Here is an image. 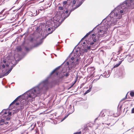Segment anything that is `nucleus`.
Wrapping results in <instances>:
<instances>
[{"mask_svg":"<svg viewBox=\"0 0 134 134\" xmlns=\"http://www.w3.org/2000/svg\"><path fill=\"white\" fill-rule=\"evenodd\" d=\"M72 52L70 54L66 59V60H69L70 62V65L69 66V69L71 70L72 68H74L76 66L78 65L79 64V61L80 60V58H78L79 57V55H77L76 58H74L73 57H71V55L72 53Z\"/></svg>","mask_w":134,"mask_h":134,"instance_id":"obj_4","label":"nucleus"},{"mask_svg":"<svg viewBox=\"0 0 134 134\" xmlns=\"http://www.w3.org/2000/svg\"><path fill=\"white\" fill-rule=\"evenodd\" d=\"M68 61L66 62V64L68 65H69V64L70 63V62H69V60H67Z\"/></svg>","mask_w":134,"mask_h":134,"instance_id":"obj_44","label":"nucleus"},{"mask_svg":"<svg viewBox=\"0 0 134 134\" xmlns=\"http://www.w3.org/2000/svg\"><path fill=\"white\" fill-rule=\"evenodd\" d=\"M81 132H77L74 133V134H81Z\"/></svg>","mask_w":134,"mask_h":134,"instance_id":"obj_35","label":"nucleus"},{"mask_svg":"<svg viewBox=\"0 0 134 134\" xmlns=\"http://www.w3.org/2000/svg\"><path fill=\"white\" fill-rule=\"evenodd\" d=\"M29 91H27L26 93H24L23 94V95H24V97L27 98V99L26 101H27L28 102L26 101L25 100H24L23 102V103H21V104H28V102H30V101H29V99L30 98H28L27 97V96H26V94H26V93L27 94V93L28 94V95H29V91ZM23 94H22V96H23ZM32 101H30V102H31Z\"/></svg>","mask_w":134,"mask_h":134,"instance_id":"obj_6","label":"nucleus"},{"mask_svg":"<svg viewBox=\"0 0 134 134\" xmlns=\"http://www.w3.org/2000/svg\"><path fill=\"white\" fill-rule=\"evenodd\" d=\"M94 42H95L96 41V39L95 38H92Z\"/></svg>","mask_w":134,"mask_h":134,"instance_id":"obj_39","label":"nucleus"},{"mask_svg":"<svg viewBox=\"0 0 134 134\" xmlns=\"http://www.w3.org/2000/svg\"><path fill=\"white\" fill-rule=\"evenodd\" d=\"M25 49L26 51H29V49L27 47H26L25 48Z\"/></svg>","mask_w":134,"mask_h":134,"instance_id":"obj_46","label":"nucleus"},{"mask_svg":"<svg viewBox=\"0 0 134 134\" xmlns=\"http://www.w3.org/2000/svg\"><path fill=\"white\" fill-rule=\"evenodd\" d=\"M90 34H89V33H87L86 35L84 37H86L88 36Z\"/></svg>","mask_w":134,"mask_h":134,"instance_id":"obj_34","label":"nucleus"},{"mask_svg":"<svg viewBox=\"0 0 134 134\" xmlns=\"http://www.w3.org/2000/svg\"><path fill=\"white\" fill-rule=\"evenodd\" d=\"M134 8V0H126L116 8L114 10L104 19V25L108 26L114 25L118 23V20L122 17V15L127 12L129 9Z\"/></svg>","mask_w":134,"mask_h":134,"instance_id":"obj_1","label":"nucleus"},{"mask_svg":"<svg viewBox=\"0 0 134 134\" xmlns=\"http://www.w3.org/2000/svg\"><path fill=\"white\" fill-rule=\"evenodd\" d=\"M16 49L17 51L18 52H20L22 50V48L20 46H18V47L16 48Z\"/></svg>","mask_w":134,"mask_h":134,"instance_id":"obj_17","label":"nucleus"},{"mask_svg":"<svg viewBox=\"0 0 134 134\" xmlns=\"http://www.w3.org/2000/svg\"><path fill=\"white\" fill-rule=\"evenodd\" d=\"M34 38H31L30 40V41L31 42H33L34 41Z\"/></svg>","mask_w":134,"mask_h":134,"instance_id":"obj_45","label":"nucleus"},{"mask_svg":"<svg viewBox=\"0 0 134 134\" xmlns=\"http://www.w3.org/2000/svg\"><path fill=\"white\" fill-rule=\"evenodd\" d=\"M84 51L85 52H87L88 51V49L87 48H84Z\"/></svg>","mask_w":134,"mask_h":134,"instance_id":"obj_33","label":"nucleus"},{"mask_svg":"<svg viewBox=\"0 0 134 134\" xmlns=\"http://www.w3.org/2000/svg\"><path fill=\"white\" fill-rule=\"evenodd\" d=\"M57 22L56 21H54L51 19L49 20V22H48V25L49 26V28L48 29V34L46 35L44 38H37L36 39V41H39L38 43H37L35 44L34 46V47H38L41 45L42 43L43 40L49 34H51L54 31L55 28H56L58 26H57L56 25Z\"/></svg>","mask_w":134,"mask_h":134,"instance_id":"obj_3","label":"nucleus"},{"mask_svg":"<svg viewBox=\"0 0 134 134\" xmlns=\"http://www.w3.org/2000/svg\"><path fill=\"white\" fill-rule=\"evenodd\" d=\"M103 75H104L105 76V77H108L109 76V74L108 72L107 73V71H105L103 74Z\"/></svg>","mask_w":134,"mask_h":134,"instance_id":"obj_16","label":"nucleus"},{"mask_svg":"<svg viewBox=\"0 0 134 134\" xmlns=\"http://www.w3.org/2000/svg\"><path fill=\"white\" fill-rule=\"evenodd\" d=\"M105 116V114H104V112L103 111H101L99 115V116Z\"/></svg>","mask_w":134,"mask_h":134,"instance_id":"obj_18","label":"nucleus"},{"mask_svg":"<svg viewBox=\"0 0 134 134\" xmlns=\"http://www.w3.org/2000/svg\"><path fill=\"white\" fill-rule=\"evenodd\" d=\"M10 118L8 117V118H6V120H10Z\"/></svg>","mask_w":134,"mask_h":134,"instance_id":"obj_47","label":"nucleus"},{"mask_svg":"<svg viewBox=\"0 0 134 134\" xmlns=\"http://www.w3.org/2000/svg\"><path fill=\"white\" fill-rule=\"evenodd\" d=\"M97 31L98 33V37L99 38V37H103L104 36V34H105L106 32V31H105L102 29H97Z\"/></svg>","mask_w":134,"mask_h":134,"instance_id":"obj_5","label":"nucleus"},{"mask_svg":"<svg viewBox=\"0 0 134 134\" xmlns=\"http://www.w3.org/2000/svg\"><path fill=\"white\" fill-rule=\"evenodd\" d=\"M83 44H86V42H83Z\"/></svg>","mask_w":134,"mask_h":134,"instance_id":"obj_62","label":"nucleus"},{"mask_svg":"<svg viewBox=\"0 0 134 134\" xmlns=\"http://www.w3.org/2000/svg\"><path fill=\"white\" fill-rule=\"evenodd\" d=\"M7 114V112L5 111V109L3 110L1 113H0V115L6 114Z\"/></svg>","mask_w":134,"mask_h":134,"instance_id":"obj_14","label":"nucleus"},{"mask_svg":"<svg viewBox=\"0 0 134 134\" xmlns=\"http://www.w3.org/2000/svg\"><path fill=\"white\" fill-rule=\"evenodd\" d=\"M40 30V28L38 27L36 29V30L38 32H39Z\"/></svg>","mask_w":134,"mask_h":134,"instance_id":"obj_43","label":"nucleus"},{"mask_svg":"<svg viewBox=\"0 0 134 134\" xmlns=\"http://www.w3.org/2000/svg\"><path fill=\"white\" fill-rule=\"evenodd\" d=\"M58 8L59 10H63V11H64L65 10L64 9V8L63 7H62L61 6H59Z\"/></svg>","mask_w":134,"mask_h":134,"instance_id":"obj_21","label":"nucleus"},{"mask_svg":"<svg viewBox=\"0 0 134 134\" xmlns=\"http://www.w3.org/2000/svg\"><path fill=\"white\" fill-rule=\"evenodd\" d=\"M24 108V106H21L20 107H19L18 109V111H19L20 109H22Z\"/></svg>","mask_w":134,"mask_h":134,"instance_id":"obj_24","label":"nucleus"},{"mask_svg":"<svg viewBox=\"0 0 134 134\" xmlns=\"http://www.w3.org/2000/svg\"><path fill=\"white\" fill-rule=\"evenodd\" d=\"M13 104V103H12V102L10 105L9 106H10L11 105H12Z\"/></svg>","mask_w":134,"mask_h":134,"instance_id":"obj_58","label":"nucleus"},{"mask_svg":"<svg viewBox=\"0 0 134 134\" xmlns=\"http://www.w3.org/2000/svg\"><path fill=\"white\" fill-rule=\"evenodd\" d=\"M122 69H123V70H122V73H123L125 71V69L124 67H122Z\"/></svg>","mask_w":134,"mask_h":134,"instance_id":"obj_40","label":"nucleus"},{"mask_svg":"<svg viewBox=\"0 0 134 134\" xmlns=\"http://www.w3.org/2000/svg\"><path fill=\"white\" fill-rule=\"evenodd\" d=\"M69 114H68V115H66V116H65L64 117V118L63 119H62V120L61 121H63L64 119H65L66 118H67L68 117V115H69Z\"/></svg>","mask_w":134,"mask_h":134,"instance_id":"obj_28","label":"nucleus"},{"mask_svg":"<svg viewBox=\"0 0 134 134\" xmlns=\"http://www.w3.org/2000/svg\"><path fill=\"white\" fill-rule=\"evenodd\" d=\"M130 94L132 97H133L134 96V93L132 92H131L130 93Z\"/></svg>","mask_w":134,"mask_h":134,"instance_id":"obj_25","label":"nucleus"},{"mask_svg":"<svg viewBox=\"0 0 134 134\" xmlns=\"http://www.w3.org/2000/svg\"><path fill=\"white\" fill-rule=\"evenodd\" d=\"M84 0H82L81 1V2H80L79 3V5H78V6H76V8H77L78 7H79L82 4V3L83 2Z\"/></svg>","mask_w":134,"mask_h":134,"instance_id":"obj_19","label":"nucleus"},{"mask_svg":"<svg viewBox=\"0 0 134 134\" xmlns=\"http://www.w3.org/2000/svg\"><path fill=\"white\" fill-rule=\"evenodd\" d=\"M19 103H16V105H19Z\"/></svg>","mask_w":134,"mask_h":134,"instance_id":"obj_54","label":"nucleus"},{"mask_svg":"<svg viewBox=\"0 0 134 134\" xmlns=\"http://www.w3.org/2000/svg\"><path fill=\"white\" fill-rule=\"evenodd\" d=\"M5 10V9H3L0 12V15H1L2 14L3 12H4Z\"/></svg>","mask_w":134,"mask_h":134,"instance_id":"obj_32","label":"nucleus"},{"mask_svg":"<svg viewBox=\"0 0 134 134\" xmlns=\"http://www.w3.org/2000/svg\"><path fill=\"white\" fill-rule=\"evenodd\" d=\"M49 85V83L47 79L40 82L37 86L30 89L29 92V95L27 93L25 94L28 98H30L29 101H33L35 97L40 96L47 91L48 89Z\"/></svg>","mask_w":134,"mask_h":134,"instance_id":"obj_2","label":"nucleus"},{"mask_svg":"<svg viewBox=\"0 0 134 134\" xmlns=\"http://www.w3.org/2000/svg\"><path fill=\"white\" fill-rule=\"evenodd\" d=\"M127 94H126L125 98H124L123 99H126L127 98Z\"/></svg>","mask_w":134,"mask_h":134,"instance_id":"obj_50","label":"nucleus"},{"mask_svg":"<svg viewBox=\"0 0 134 134\" xmlns=\"http://www.w3.org/2000/svg\"><path fill=\"white\" fill-rule=\"evenodd\" d=\"M76 82V81H75V82L72 84L71 86L69 88H71V87H72L73 86V85H74V84L75 83V82Z\"/></svg>","mask_w":134,"mask_h":134,"instance_id":"obj_42","label":"nucleus"},{"mask_svg":"<svg viewBox=\"0 0 134 134\" xmlns=\"http://www.w3.org/2000/svg\"><path fill=\"white\" fill-rule=\"evenodd\" d=\"M8 116L11 115V114L12 113L11 112H9L8 113Z\"/></svg>","mask_w":134,"mask_h":134,"instance_id":"obj_49","label":"nucleus"},{"mask_svg":"<svg viewBox=\"0 0 134 134\" xmlns=\"http://www.w3.org/2000/svg\"><path fill=\"white\" fill-rule=\"evenodd\" d=\"M16 102V101H14V100L12 102L13 104Z\"/></svg>","mask_w":134,"mask_h":134,"instance_id":"obj_57","label":"nucleus"},{"mask_svg":"<svg viewBox=\"0 0 134 134\" xmlns=\"http://www.w3.org/2000/svg\"><path fill=\"white\" fill-rule=\"evenodd\" d=\"M36 14L35 15H35V16L37 14V10H36Z\"/></svg>","mask_w":134,"mask_h":134,"instance_id":"obj_55","label":"nucleus"},{"mask_svg":"<svg viewBox=\"0 0 134 134\" xmlns=\"http://www.w3.org/2000/svg\"><path fill=\"white\" fill-rule=\"evenodd\" d=\"M76 7L75 8H72V9H71V10L72 11H73L75 9H76Z\"/></svg>","mask_w":134,"mask_h":134,"instance_id":"obj_48","label":"nucleus"},{"mask_svg":"<svg viewBox=\"0 0 134 134\" xmlns=\"http://www.w3.org/2000/svg\"><path fill=\"white\" fill-rule=\"evenodd\" d=\"M8 122H6L5 123V124H6V125H7V124H8Z\"/></svg>","mask_w":134,"mask_h":134,"instance_id":"obj_59","label":"nucleus"},{"mask_svg":"<svg viewBox=\"0 0 134 134\" xmlns=\"http://www.w3.org/2000/svg\"><path fill=\"white\" fill-rule=\"evenodd\" d=\"M61 65L59 66H58L57 68H56L55 69H54V70H53L50 73V76H51L52 74H53L56 71L59 69L60 68V67Z\"/></svg>","mask_w":134,"mask_h":134,"instance_id":"obj_12","label":"nucleus"},{"mask_svg":"<svg viewBox=\"0 0 134 134\" xmlns=\"http://www.w3.org/2000/svg\"><path fill=\"white\" fill-rule=\"evenodd\" d=\"M85 38V37H84L83 38L81 39V40H83L84 39V38Z\"/></svg>","mask_w":134,"mask_h":134,"instance_id":"obj_63","label":"nucleus"},{"mask_svg":"<svg viewBox=\"0 0 134 134\" xmlns=\"http://www.w3.org/2000/svg\"><path fill=\"white\" fill-rule=\"evenodd\" d=\"M122 61V60H121L119 61L118 63L116 64L114 66L113 68H114L118 67L121 64Z\"/></svg>","mask_w":134,"mask_h":134,"instance_id":"obj_13","label":"nucleus"},{"mask_svg":"<svg viewBox=\"0 0 134 134\" xmlns=\"http://www.w3.org/2000/svg\"><path fill=\"white\" fill-rule=\"evenodd\" d=\"M16 63L15 64H13V66H11V68L9 70H8L7 72H6L4 74H3V75L2 76V77H3V76H6L12 70L13 67L14 66L16 65Z\"/></svg>","mask_w":134,"mask_h":134,"instance_id":"obj_10","label":"nucleus"},{"mask_svg":"<svg viewBox=\"0 0 134 134\" xmlns=\"http://www.w3.org/2000/svg\"><path fill=\"white\" fill-rule=\"evenodd\" d=\"M97 29V28L96 27H95L92 30L90 31L88 33H89V34H90L91 33L92 31L94 30V31H95V30H96Z\"/></svg>","mask_w":134,"mask_h":134,"instance_id":"obj_30","label":"nucleus"},{"mask_svg":"<svg viewBox=\"0 0 134 134\" xmlns=\"http://www.w3.org/2000/svg\"><path fill=\"white\" fill-rule=\"evenodd\" d=\"M3 62L4 64H3L2 65V67L3 68H4L5 67V66L7 67H9V64L7 63L6 64V61L5 60H3Z\"/></svg>","mask_w":134,"mask_h":134,"instance_id":"obj_11","label":"nucleus"},{"mask_svg":"<svg viewBox=\"0 0 134 134\" xmlns=\"http://www.w3.org/2000/svg\"><path fill=\"white\" fill-rule=\"evenodd\" d=\"M126 58L127 59V60L129 62H131L134 60V54L131 57L130 54H129L126 55Z\"/></svg>","mask_w":134,"mask_h":134,"instance_id":"obj_8","label":"nucleus"},{"mask_svg":"<svg viewBox=\"0 0 134 134\" xmlns=\"http://www.w3.org/2000/svg\"><path fill=\"white\" fill-rule=\"evenodd\" d=\"M69 12V11L68 10H66L65 11V13L66 14H67Z\"/></svg>","mask_w":134,"mask_h":134,"instance_id":"obj_51","label":"nucleus"},{"mask_svg":"<svg viewBox=\"0 0 134 134\" xmlns=\"http://www.w3.org/2000/svg\"><path fill=\"white\" fill-rule=\"evenodd\" d=\"M68 109L69 114H71L74 110V106H73L72 107L71 105H70L68 108Z\"/></svg>","mask_w":134,"mask_h":134,"instance_id":"obj_9","label":"nucleus"},{"mask_svg":"<svg viewBox=\"0 0 134 134\" xmlns=\"http://www.w3.org/2000/svg\"><path fill=\"white\" fill-rule=\"evenodd\" d=\"M67 3H68V2H67V1H64L63 2V4L64 5H66V4Z\"/></svg>","mask_w":134,"mask_h":134,"instance_id":"obj_38","label":"nucleus"},{"mask_svg":"<svg viewBox=\"0 0 134 134\" xmlns=\"http://www.w3.org/2000/svg\"><path fill=\"white\" fill-rule=\"evenodd\" d=\"M69 75V74L67 72L64 75L66 77H67Z\"/></svg>","mask_w":134,"mask_h":134,"instance_id":"obj_31","label":"nucleus"},{"mask_svg":"<svg viewBox=\"0 0 134 134\" xmlns=\"http://www.w3.org/2000/svg\"><path fill=\"white\" fill-rule=\"evenodd\" d=\"M1 122H4V119H1L0 120Z\"/></svg>","mask_w":134,"mask_h":134,"instance_id":"obj_37","label":"nucleus"},{"mask_svg":"<svg viewBox=\"0 0 134 134\" xmlns=\"http://www.w3.org/2000/svg\"><path fill=\"white\" fill-rule=\"evenodd\" d=\"M83 46V48H85L87 47V49H90V48H91V47L90 46H88L87 45H85V46Z\"/></svg>","mask_w":134,"mask_h":134,"instance_id":"obj_22","label":"nucleus"},{"mask_svg":"<svg viewBox=\"0 0 134 134\" xmlns=\"http://www.w3.org/2000/svg\"><path fill=\"white\" fill-rule=\"evenodd\" d=\"M66 5H64V4L63 5V8H64V9H65V7H66Z\"/></svg>","mask_w":134,"mask_h":134,"instance_id":"obj_52","label":"nucleus"},{"mask_svg":"<svg viewBox=\"0 0 134 134\" xmlns=\"http://www.w3.org/2000/svg\"><path fill=\"white\" fill-rule=\"evenodd\" d=\"M131 112L132 113H134V108L132 109L131 110Z\"/></svg>","mask_w":134,"mask_h":134,"instance_id":"obj_41","label":"nucleus"},{"mask_svg":"<svg viewBox=\"0 0 134 134\" xmlns=\"http://www.w3.org/2000/svg\"><path fill=\"white\" fill-rule=\"evenodd\" d=\"M69 114H68V115H66V116H65L64 117V118L63 119H62V120L61 121H63L64 119H65L66 118H67L68 117V115H69Z\"/></svg>","mask_w":134,"mask_h":134,"instance_id":"obj_27","label":"nucleus"},{"mask_svg":"<svg viewBox=\"0 0 134 134\" xmlns=\"http://www.w3.org/2000/svg\"><path fill=\"white\" fill-rule=\"evenodd\" d=\"M79 5V3L78 4H77L76 6H78V5Z\"/></svg>","mask_w":134,"mask_h":134,"instance_id":"obj_61","label":"nucleus"},{"mask_svg":"<svg viewBox=\"0 0 134 134\" xmlns=\"http://www.w3.org/2000/svg\"><path fill=\"white\" fill-rule=\"evenodd\" d=\"M107 30H108V29L106 27H105V31Z\"/></svg>","mask_w":134,"mask_h":134,"instance_id":"obj_64","label":"nucleus"},{"mask_svg":"<svg viewBox=\"0 0 134 134\" xmlns=\"http://www.w3.org/2000/svg\"><path fill=\"white\" fill-rule=\"evenodd\" d=\"M72 12V11L71 10H70L68 14H67L66 15H65V16L64 17L63 19V20H64L66 18L68 17L69 15Z\"/></svg>","mask_w":134,"mask_h":134,"instance_id":"obj_15","label":"nucleus"},{"mask_svg":"<svg viewBox=\"0 0 134 134\" xmlns=\"http://www.w3.org/2000/svg\"><path fill=\"white\" fill-rule=\"evenodd\" d=\"M29 91H27L26 93H24L23 94V95H24V97L27 98V99L26 101H27L28 102L26 101L25 100H24L23 102V103H21V104H28V102H30V101H29V99L30 98H28L27 97V96H26V94H26V93L27 94V93L28 94V95H29V91ZM23 94H22V96H23ZM32 101H30V102H31Z\"/></svg>","mask_w":134,"mask_h":134,"instance_id":"obj_7","label":"nucleus"},{"mask_svg":"<svg viewBox=\"0 0 134 134\" xmlns=\"http://www.w3.org/2000/svg\"><path fill=\"white\" fill-rule=\"evenodd\" d=\"M87 43L88 44H90L91 45H93L94 44V42H90L89 41H87Z\"/></svg>","mask_w":134,"mask_h":134,"instance_id":"obj_20","label":"nucleus"},{"mask_svg":"<svg viewBox=\"0 0 134 134\" xmlns=\"http://www.w3.org/2000/svg\"><path fill=\"white\" fill-rule=\"evenodd\" d=\"M55 73H56V75H58V72H56Z\"/></svg>","mask_w":134,"mask_h":134,"instance_id":"obj_56","label":"nucleus"},{"mask_svg":"<svg viewBox=\"0 0 134 134\" xmlns=\"http://www.w3.org/2000/svg\"><path fill=\"white\" fill-rule=\"evenodd\" d=\"M92 37H94L95 36V34H92Z\"/></svg>","mask_w":134,"mask_h":134,"instance_id":"obj_53","label":"nucleus"},{"mask_svg":"<svg viewBox=\"0 0 134 134\" xmlns=\"http://www.w3.org/2000/svg\"><path fill=\"white\" fill-rule=\"evenodd\" d=\"M21 96L20 95L18 96L16 99H15L14 100V101H16V102L20 98Z\"/></svg>","mask_w":134,"mask_h":134,"instance_id":"obj_29","label":"nucleus"},{"mask_svg":"<svg viewBox=\"0 0 134 134\" xmlns=\"http://www.w3.org/2000/svg\"><path fill=\"white\" fill-rule=\"evenodd\" d=\"M40 11H41V9H39L38 10V12H40Z\"/></svg>","mask_w":134,"mask_h":134,"instance_id":"obj_60","label":"nucleus"},{"mask_svg":"<svg viewBox=\"0 0 134 134\" xmlns=\"http://www.w3.org/2000/svg\"><path fill=\"white\" fill-rule=\"evenodd\" d=\"M91 91V89H89V90H87V91L86 92L84 93V95H85L90 92Z\"/></svg>","mask_w":134,"mask_h":134,"instance_id":"obj_23","label":"nucleus"},{"mask_svg":"<svg viewBox=\"0 0 134 134\" xmlns=\"http://www.w3.org/2000/svg\"><path fill=\"white\" fill-rule=\"evenodd\" d=\"M21 134H27V132H26L25 131H24L22 132Z\"/></svg>","mask_w":134,"mask_h":134,"instance_id":"obj_36","label":"nucleus"},{"mask_svg":"<svg viewBox=\"0 0 134 134\" xmlns=\"http://www.w3.org/2000/svg\"><path fill=\"white\" fill-rule=\"evenodd\" d=\"M72 1L73 5H74L75 4L76 1L75 0H71V2Z\"/></svg>","mask_w":134,"mask_h":134,"instance_id":"obj_26","label":"nucleus"}]
</instances>
